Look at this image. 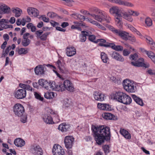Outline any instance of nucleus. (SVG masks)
Listing matches in <instances>:
<instances>
[{"instance_id":"8","label":"nucleus","mask_w":155,"mask_h":155,"mask_svg":"<svg viewBox=\"0 0 155 155\" xmlns=\"http://www.w3.org/2000/svg\"><path fill=\"white\" fill-rule=\"evenodd\" d=\"M52 153L54 155H66L63 149L57 144H55L53 146Z\"/></svg>"},{"instance_id":"47","label":"nucleus","mask_w":155,"mask_h":155,"mask_svg":"<svg viewBox=\"0 0 155 155\" xmlns=\"http://www.w3.org/2000/svg\"><path fill=\"white\" fill-rule=\"evenodd\" d=\"M145 22L146 25L148 27H150L152 25V21L149 17H147L146 18Z\"/></svg>"},{"instance_id":"34","label":"nucleus","mask_w":155,"mask_h":155,"mask_svg":"<svg viewBox=\"0 0 155 155\" xmlns=\"http://www.w3.org/2000/svg\"><path fill=\"white\" fill-rule=\"evenodd\" d=\"M48 84L46 86L45 89L48 90H53L54 89V86H55V82L53 81H48Z\"/></svg>"},{"instance_id":"30","label":"nucleus","mask_w":155,"mask_h":155,"mask_svg":"<svg viewBox=\"0 0 155 155\" xmlns=\"http://www.w3.org/2000/svg\"><path fill=\"white\" fill-rule=\"evenodd\" d=\"M131 96L134 101L138 104L140 106H143L144 104L143 101L142 100L137 97L135 94H132Z\"/></svg>"},{"instance_id":"21","label":"nucleus","mask_w":155,"mask_h":155,"mask_svg":"<svg viewBox=\"0 0 155 155\" xmlns=\"http://www.w3.org/2000/svg\"><path fill=\"white\" fill-rule=\"evenodd\" d=\"M70 127V126L68 124L64 123L59 125L58 129L62 132H65L68 130Z\"/></svg>"},{"instance_id":"39","label":"nucleus","mask_w":155,"mask_h":155,"mask_svg":"<svg viewBox=\"0 0 155 155\" xmlns=\"http://www.w3.org/2000/svg\"><path fill=\"white\" fill-rule=\"evenodd\" d=\"M101 57L104 63H107L109 61V58L107 55L104 52H101Z\"/></svg>"},{"instance_id":"19","label":"nucleus","mask_w":155,"mask_h":155,"mask_svg":"<svg viewBox=\"0 0 155 155\" xmlns=\"http://www.w3.org/2000/svg\"><path fill=\"white\" fill-rule=\"evenodd\" d=\"M76 50L73 47H67L66 49V54L68 57H71L76 54Z\"/></svg>"},{"instance_id":"57","label":"nucleus","mask_w":155,"mask_h":155,"mask_svg":"<svg viewBox=\"0 0 155 155\" xmlns=\"http://www.w3.org/2000/svg\"><path fill=\"white\" fill-rule=\"evenodd\" d=\"M146 53L148 57L150 59L155 55L153 52L151 51H146Z\"/></svg>"},{"instance_id":"7","label":"nucleus","mask_w":155,"mask_h":155,"mask_svg":"<svg viewBox=\"0 0 155 155\" xmlns=\"http://www.w3.org/2000/svg\"><path fill=\"white\" fill-rule=\"evenodd\" d=\"M105 15L103 16L102 14H98L95 15L94 14H91L90 15L93 17L94 18L98 21L101 22L102 21H105L107 23H109L111 20L110 17L106 12H104Z\"/></svg>"},{"instance_id":"50","label":"nucleus","mask_w":155,"mask_h":155,"mask_svg":"<svg viewBox=\"0 0 155 155\" xmlns=\"http://www.w3.org/2000/svg\"><path fill=\"white\" fill-rule=\"evenodd\" d=\"M109 147L108 145H105L103 147V148L105 154L106 155L110 152Z\"/></svg>"},{"instance_id":"49","label":"nucleus","mask_w":155,"mask_h":155,"mask_svg":"<svg viewBox=\"0 0 155 155\" xmlns=\"http://www.w3.org/2000/svg\"><path fill=\"white\" fill-rule=\"evenodd\" d=\"M64 105L67 107H69L72 105L71 100L67 98L64 100Z\"/></svg>"},{"instance_id":"10","label":"nucleus","mask_w":155,"mask_h":155,"mask_svg":"<svg viewBox=\"0 0 155 155\" xmlns=\"http://www.w3.org/2000/svg\"><path fill=\"white\" fill-rule=\"evenodd\" d=\"M15 97L17 99H22L25 98L26 95V91L24 89H19L15 91L14 93Z\"/></svg>"},{"instance_id":"60","label":"nucleus","mask_w":155,"mask_h":155,"mask_svg":"<svg viewBox=\"0 0 155 155\" xmlns=\"http://www.w3.org/2000/svg\"><path fill=\"white\" fill-rule=\"evenodd\" d=\"M124 45L126 48H129L130 50H132L134 52L136 51L134 48H133L132 47L127 43H124Z\"/></svg>"},{"instance_id":"9","label":"nucleus","mask_w":155,"mask_h":155,"mask_svg":"<svg viewBox=\"0 0 155 155\" xmlns=\"http://www.w3.org/2000/svg\"><path fill=\"white\" fill-rule=\"evenodd\" d=\"M74 138L72 136H67L65 137L64 143L67 149L72 148L74 141Z\"/></svg>"},{"instance_id":"54","label":"nucleus","mask_w":155,"mask_h":155,"mask_svg":"<svg viewBox=\"0 0 155 155\" xmlns=\"http://www.w3.org/2000/svg\"><path fill=\"white\" fill-rule=\"evenodd\" d=\"M123 5L129 7H132L134 6L133 4L127 1H124Z\"/></svg>"},{"instance_id":"51","label":"nucleus","mask_w":155,"mask_h":155,"mask_svg":"<svg viewBox=\"0 0 155 155\" xmlns=\"http://www.w3.org/2000/svg\"><path fill=\"white\" fill-rule=\"evenodd\" d=\"M30 43V41L29 39H24L22 41V45L25 47L28 46Z\"/></svg>"},{"instance_id":"43","label":"nucleus","mask_w":155,"mask_h":155,"mask_svg":"<svg viewBox=\"0 0 155 155\" xmlns=\"http://www.w3.org/2000/svg\"><path fill=\"white\" fill-rule=\"evenodd\" d=\"M38 83L39 85L44 87L45 88L46 86L48 84V81L44 79H41L38 80Z\"/></svg>"},{"instance_id":"48","label":"nucleus","mask_w":155,"mask_h":155,"mask_svg":"<svg viewBox=\"0 0 155 155\" xmlns=\"http://www.w3.org/2000/svg\"><path fill=\"white\" fill-rule=\"evenodd\" d=\"M74 15V17L76 19H79L81 20H82L83 21L86 20V18L84 16L80 14H73L72 15Z\"/></svg>"},{"instance_id":"18","label":"nucleus","mask_w":155,"mask_h":155,"mask_svg":"<svg viewBox=\"0 0 155 155\" xmlns=\"http://www.w3.org/2000/svg\"><path fill=\"white\" fill-rule=\"evenodd\" d=\"M45 71V68L44 66L40 65L37 66L35 69V74L37 75H41L44 74Z\"/></svg>"},{"instance_id":"14","label":"nucleus","mask_w":155,"mask_h":155,"mask_svg":"<svg viewBox=\"0 0 155 155\" xmlns=\"http://www.w3.org/2000/svg\"><path fill=\"white\" fill-rule=\"evenodd\" d=\"M30 151L34 155H42L43 153L42 149L38 145L33 146L31 148Z\"/></svg>"},{"instance_id":"3","label":"nucleus","mask_w":155,"mask_h":155,"mask_svg":"<svg viewBox=\"0 0 155 155\" xmlns=\"http://www.w3.org/2000/svg\"><path fill=\"white\" fill-rule=\"evenodd\" d=\"M122 17L130 22H132L133 21L132 17L130 16L127 12H122V15L118 16H115L114 17L115 23L120 28L121 27L122 25Z\"/></svg>"},{"instance_id":"25","label":"nucleus","mask_w":155,"mask_h":155,"mask_svg":"<svg viewBox=\"0 0 155 155\" xmlns=\"http://www.w3.org/2000/svg\"><path fill=\"white\" fill-rule=\"evenodd\" d=\"M116 35H118L120 37L123 39L127 40L128 39V33L123 31L119 30L117 31Z\"/></svg>"},{"instance_id":"61","label":"nucleus","mask_w":155,"mask_h":155,"mask_svg":"<svg viewBox=\"0 0 155 155\" xmlns=\"http://www.w3.org/2000/svg\"><path fill=\"white\" fill-rule=\"evenodd\" d=\"M131 15L134 16H138L140 14L139 12L137 11H131Z\"/></svg>"},{"instance_id":"13","label":"nucleus","mask_w":155,"mask_h":155,"mask_svg":"<svg viewBox=\"0 0 155 155\" xmlns=\"http://www.w3.org/2000/svg\"><path fill=\"white\" fill-rule=\"evenodd\" d=\"M126 94L121 92H117L114 94L113 97L114 99L121 103Z\"/></svg>"},{"instance_id":"31","label":"nucleus","mask_w":155,"mask_h":155,"mask_svg":"<svg viewBox=\"0 0 155 155\" xmlns=\"http://www.w3.org/2000/svg\"><path fill=\"white\" fill-rule=\"evenodd\" d=\"M89 33L87 31H81V34L79 35L80 41L82 42H85L86 40V37L89 35Z\"/></svg>"},{"instance_id":"22","label":"nucleus","mask_w":155,"mask_h":155,"mask_svg":"<svg viewBox=\"0 0 155 155\" xmlns=\"http://www.w3.org/2000/svg\"><path fill=\"white\" fill-rule=\"evenodd\" d=\"M42 119L44 122L47 124H52L54 123L52 118L48 114L43 115Z\"/></svg>"},{"instance_id":"27","label":"nucleus","mask_w":155,"mask_h":155,"mask_svg":"<svg viewBox=\"0 0 155 155\" xmlns=\"http://www.w3.org/2000/svg\"><path fill=\"white\" fill-rule=\"evenodd\" d=\"M64 86L63 83L61 82H59L56 84L55 83L53 90L58 91H64L65 87H64Z\"/></svg>"},{"instance_id":"64","label":"nucleus","mask_w":155,"mask_h":155,"mask_svg":"<svg viewBox=\"0 0 155 155\" xmlns=\"http://www.w3.org/2000/svg\"><path fill=\"white\" fill-rule=\"evenodd\" d=\"M147 72L150 75H155V70L149 69L148 70Z\"/></svg>"},{"instance_id":"4","label":"nucleus","mask_w":155,"mask_h":155,"mask_svg":"<svg viewBox=\"0 0 155 155\" xmlns=\"http://www.w3.org/2000/svg\"><path fill=\"white\" fill-rule=\"evenodd\" d=\"M138 55L137 54L135 53L133 54H131L129 57V58L131 61H135V62L132 61L131 64L133 66L137 67H143L145 68H148L149 67L148 64H145L142 62H140L137 61Z\"/></svg>"},{"instance_id":"36","label":"nucleus","mask_w":155,"mask_h":155,"mask_svg":"<svg viewBox=\"0 0 155 155\" xmlns=\"http://www.w3.org/2000/svg\"><path fill=\"white\" fill-rule=\"evenodd\" d=\"M131 102L132 99L131 97L128 95L126 94L121 103L125 105H128L130 104Z\"/></svg>"},{"instance_id":"15","label":"nucleus","mask_w":155,"mask_h":155,"mask_svg":"<svg viewBox=\"0 0 155 155\" xmlns=\"http://www.w3.org/2000/svg\"><path fill=\"white\" fill-rule=\"evenodd\" d=\"M93 96L94 99L97 101H102L104 100V94L101 92L94 91L93 94Z\"/></svg>"},{"instance_id":"38","label":"nucleus","mask_w":155,"mask_h":155,"mask_svg":"<svg viewBox=\"0 0 155 155\" xmlns=\"http://www.w3.org/2000/svg\"><path fill=\"white\" fill-rule=\"evenodd\" d=\"M8 22V21L4 19H2L0 20V25L2 27H4V28H7L10 27L8 25L6 24Z\"/></svg>"},{"instance_id":"12","label":"nucleus","mask_w":155,"mask_h":155,"mask_svg":"<svg viewBox=\"0 0 155 155\" xmlns=\"http://www.w3.org/2000/svg\"><path fill=\"white\" fill-rule=\"evenodd\" d=\"M50 34L49 32H47L43 33V31L42 30L37 31L35 32V34L37 35L38 38H39L42 41H45L47 40V37Z\"/></svg>"},{"instance_id":"45","label":"nucleus","mask_w":155,"mask_h":155,"mask_svg":"<svg viewBox=\"0 0 155 155\" xmlns=\"http://www.w3.org/2000/svg\"><path fill=\"white\" fill-rule=\"evenodd\" d=\"M88 33H89L88 35H87L89 40L96 43L95 41H96L97 40H96L95 36L94 35H91V32L90 31H88Z\"/></svg>"},{"instance_id":"63","label":"nucleus","mask_w":155,"mask_h":155,"mask_svg":"<svg viewBox=\"0 0 155 155\" xmlns=\"http://www.w3.org/2000/svg\"><path fill=\"white\" fill-rule=\"evenodd\" d=\"M69 25L68 23L67 22H63L62 23L61 26L62 28H65Z\"/></svg>"},{"instance_id":"52","label":"nucleus","mask_w":155,"mask_h":155,"mask_svg":"<svg viewBox=\"0 0 155 155\" xmlns=\"http://www.w3.org/2000/svg\"><path fill=\"white\" fill-rule=\"evenodd\" d=\"M34 95L36 98L40 101H42L44 99L43 97H41L40 94L36 92H34Z\"/></svg>"},{"instance_id":"33","label":"nucleus","mask_w":155,"mask_h":155,"mask_svg":"<svg viewBox=\"0 0 155 155\" xmlns=\"http://www.w3.org/2000/svg\"><path fill=\"white\" fill-rule=\"evenodd\" d=\"M56 95L57 94L56 93L48 91L45 93L44 97L46 99H51L55 97Z\"/></svg>"},{"instance_id":"62","label":"nucleus","mask_w":155,"mask_h":155,"mask_svg":"<svg viewBox=\"0 0 155 155\" xmlns=\"http://www.w3.org/2000/svg\"><path fill=\"white\" fill-rule=\"evenodd\" d=\"M42 19L43 21L46 22H48L49 19L48 18H47L45 15L42 16Z\"/></svg>"},{"instance_id":"26","label":"nucleus","mask_w":155,"mask_h":155,"mask_svg":"<svg viewBox=\"0 0 155 155\" xmlns=\"http://www.w3.org/2000/svg\"><path fill=\"white\" fill-rule=\"evenodd\" d=\"M0 14H3L9 12L10 8L5 4H3L0 6Z\"/></svg>"},{"instance_id":"40","label":"nucleus","mask_w":155,"mask_h":155,"mask_svg":"<svg viewBox=\"0 0 155 155\" xmlns=\"http://www.w3.org/2000/svg\"><path fill=\"white\" fill-rule=\"evenodd\" d=\"M91 10L92 12L96 14H102L104 16L105 15L104 11L99 9L97 8L93 7L91 9Z\"/></svg>"},{"instance_id":"42","label":"nucleus","mask_w":155,"mask_h":155,"mask_svg":"<svg viewBox=\"0 0 155 155\" xmlns=\"http://www.w3.org/2000/svg\"><path fill=\"white\" fill-rule=\"evenodd\" d=\"M75 25H72L71 26V28L72 29H76L78 30L81 31V28L80 26L81 25V23H79L78 22H74Z\"/></svg>"},{"instance_id":"56","label":"nucleus","mask_w":155,"mask_h":155,"mask_svg":"<svg viewBox=\"0 0 155 155\" xmlns=\"http://www.w3.org/2000/svg\"><path fill=\"white\" fill-rule=\"evenodd\" d=\"M112 43H109L107 44H104V43H99V45L100 46H103L105 47H111Z\"/></svg>"},{"instance_id":"44","label":"nucleus","mask_w":155,"mask_h":155,"mask_svg":"<svg viewBox=\"0 0 155 155\" xmlns=\"http://www.w3.org/2000/svg\"><path fill=\"white\" fill-rule=\"evenodd\" d=\"M18 52L20 55L25 54L28 52V49L27 48H18Z\"/></svg>"},{"instance_id":"6","label":"nucleus","mask_w":155,"mask_h":155,"mask_svg":"<svg viewBox=\"0 0 155 155\" xmlns=\"http://www.w3.org/2000/svg\"><path fill=\"white\" fill-rule=\"evenodd\" d=\"M55 63L56 66L61 72L64 73L68 71V70L66 67V64L62 57H59V59Z\"/></svg>"},{"instance_id":"5","label":"nucleus","mask_w":155,"mask_h":155,"mask_svg":"<svg viewBox=\"0 0 155 155\" xmlns=\"http://www.w3.org/2000/svg\"><path fill=\"white\" fill-rule=\"evenodd\" d=\"M13 109L15 115L18 117L22 116L25 111L23 106L19 103L15 104L13 107Z\"/></svg>"},{"instance_id":"20","label":"nucleus","mask_w":155,"mask_h":155,"mask_svg":"<svg viewBox=\"0 0 155 155\" xmlns=\"http://www.w3.org/2000/svg\"><path fill=\"white\" fill-rule=\"evenodd\" d=\"M14 143L15 145L18 147H23L25 143V141L20 138L15 139Z\"/></svg>"},{"instance_id":"46","label":"nucleus","mask_w":155,"mask_h":155,"mask_svg":"<svg viewBox=\"0 0 155 155\" xmlns=\"http://www.w3.org/2000/svg\"><path fill=\"white\" fill-rule=\"evenodd\" d=\"M46 66L47 67H49L50 68H53L54 69L53 70V72L56 74L58 77H59L60 78H61V75L57 72L55 70L56 68L55 66L49 64H47Z\"/></svg>"},{"instance_id":"58","label":"nucleus","mask_w":155,"mask_h":155,"mask_svg":"<svg viewBox=\"0 0 155 155\" xmlns=\"http://www.w3.org/2000/svg\"><path fill=\"white\" fill-rule=\"evenodd\" d=\"M27 120V116L26 115L22 116L21 118V121L25 123L26 122Z\"/></svg>"},{"instance_id":"23","label":"nucleus","mask_w":155,"mask_h":155,"mask_svg":"<svg viewBox=\"0 0 155 155\" xmlns=\"http://www.w3.org/2000/svg\"><path fill=\"white\" fill-rule=\"evenodd\" d=\"M28 14L31 16H37L39 14L38 11L36 8L32 7L28 8L27 9Z\"/></svg>"},{"instance_id":"41","label":"nucleus","mask_w":155,"mask_h":155,"mask_svg":"<svg viewBox=\"0 0 155 155\" xmlns=\"http://www.w3.org/2000/svg\"><path fill=\"white\" fill-rule=\"evenodd\" d=\"M111 48L117 51H121L123 50V47L121 45H115L114 44L112 43Z\"/></svg>"},{"instance_id":"16","label":"nucleus","mask_w":155,"mask_h":155,"mask_svg":"<svg viewBox=\"0 0 155 155\" xmlns=\"http://www.w3.org/2000/svg\"><path fill=\"white\" fill-rule=\"evenodd\" d=\"M120 10L119 8L116 6H113L109 9L110 13L115 16H118L122 15V12L120 13Z\"/></svg>"},{"instance_id":"28","label":"nucleus","mask_w":155,"mask_h":155,"mask_svg":"<svg viewBox=\"0 0 155 155\" xmlns=\"http://www.w3.org/2000/svg\"><path fill=\"white\" fill-rule=\"evenodd\" d=\"M97 106L98 108L101 110H110V106L106 104L98 103Z\"/></svg>"},{"instance_id":"35","label":"nucleus","mask_w":155,"mask_h":155,"mask_svg":"<svg viewBox=\"0 0 155 155\" xmlns=\"http://www.w3.org/2000/svg\"><path fill=\"white\" fill-rule=\"evenodd\" d=\"M12 11L15 14V16L16 17L20 16L22 12L21 10L18 8H12Z\"/></svg>"},{"instance_id":"17","label":"nucleus","mask_w":155,"mask_h":155,"mask_svg":"<svg viewBox=\"0 0 155 155\" xmlns=\"http://www.w3.org/2000/svg\"><path fill=\"white\" fill-rule=\"evenodd\" d=\"M63 84L64 87H65L64 91L66 89L70 92H72L74 91V87L73 84L70 81L66 80L64 81Z\"/></svg>"},{"instance_id":"29","label":"nucleus","mask_w":155,"mask_h":155,"mask_svg":"<svg viewBox=\"0 0 155 155\" xmlns=\"http://www.w3.org/2000/svg\"><path fill=\"white\" fill-rule=\"evenodd\" d=\"M46 110L48 114H50L53 115L54 117H55L57 120H58L57 121H59L60 120L58 116V113L57 111L54 110L52 109L49 108H46Z\"/></svg>"},{"instance_id":"37","label":"nucleus","mask_w":155,"mask_h":155,"mask_svg":"<svg viewBox=\"0 0 155 155\" xmlns=\"http://www.w3.org/2000/svg\"><path fill=\"white\" fill-rule=\"evenodd\" d=\"M146 38L147 41V42L150 45L151 48L153 50H155V43L153 42V39L149 36H147Z\"/></svg>"},{"instance_id":"55","label":"nucleus","mask_w":155,"mask_h":155,"mask_svg":"<svg viewBox=\"0 0 155 155\" xmlns=\"http://www.w3.org/2000/svg\"><path fill=\"white\" fill-rule=\"evenodd\" d=\"M123 51V54L125 56H128L130 53V51L127 49H125Z\"/></svg>"},{"instance_id":"59","label":"nucleus","mask_w":155,"mask_h":155,"mask_svg":"<svg viewBox=\"0 0 155 155\" xmlns=\"http://www.w3.org/2000/svg\"><path fill=\"white\" fill-rule=\"evenodd\" d=\"M124 1L121 0H113V2L119 5H123Z\"/></svg>"},{"instance_id":"2","label":"nucleus","mask_w":155,"mask_h":155,"mask_svg":"<svg viewBox=\"0 0 155 155\" xmlns=\"http://www.w3.org/2000/svg\"><path fill=\"white\" fill-rule=\"evenodd\" d=\"M123 85L124 90L129 93H134L136 90V83L133 81L126 79L123 81Z\"/></svg>"},{"instance_id":"53","label":"nucleus","mask_w":155,"mask_h":155,"mask_svg":"<svg viewBox=\"0 0 155 155\" xmlns=\"http://www.w3.org/2000/svg\"><path fill=\"white\" fill-rule=\"evenodd\" d=\"M86 21L89 22L93 24L96 25L97 26L98 24V23L96 21L88 18H86Z\"/></svg>"},{"instance_id":"24","label":"nucleus","mask_w":155,"mask_h":155,"mask_svg":"<svg viewBox=\"0 0 155 155\" xmlns=\"http://www.w3.org/2000/svg\"><path fill=\"white\" fill-rule=\"evenodd\" d=\"M120 132L125 139L130 140L131 138L130 134L127 130L123 129H120Z\"/></svg>"},{"instance_id":"11","label":"nucleus","mask_w":155,"mask_h":155,"mask_svg":"<svg viewBox=\"0 0 155 155\" xmlns=\"http://www.w3.org/2000/svg\"><path fill=\"white\" fill-rule=\"evenodd\" d=\"M109 55L111 58L117 61L123 62L124 61V58L119 53L113 51L111 52Z\"/></svg>"},{"instance_id":"32","label":"nucleus","mask_w":155,"mask_h":155,"mask_svg":"<svg viewBox=\"0 0 155 155\" xmlns=\"http://www.w3.org/2000/svg\"><path fill=\"white\" fill-rule=\"evenodd\" d=\"M102 117L106 120H113L114 119V116L109 113H104L102 114Z\"/></svg>"},{"instance_id":"1","label":"nucleus","mask_w":155,"mask_h":155,"mask_svg":"<svg viewBox=\"0 0 155 155\" xmlns=\"http://www.w3.org/2000/svg\"><path fill=\"white\" fill-rule=\"evenodd\" d=\"M91 130L96 143L100 145L105 140H110V129L106 126L98 127L92 126Z\"/></svg>"}]
</instances>
